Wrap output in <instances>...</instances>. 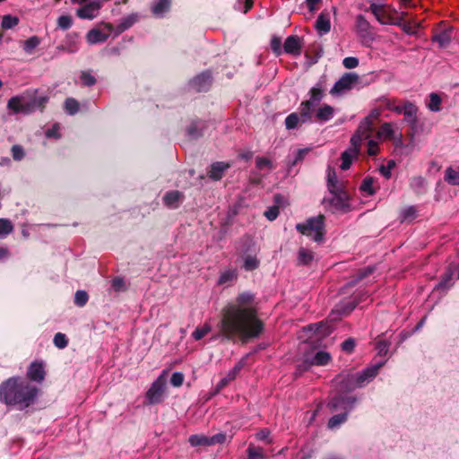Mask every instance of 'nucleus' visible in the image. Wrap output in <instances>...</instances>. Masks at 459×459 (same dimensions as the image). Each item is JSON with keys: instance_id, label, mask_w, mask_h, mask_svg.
Here are the masks:
<instances>
[{"instance_id": "b1692460", "label": "nucleus", "mask_w": 459, "mask_h": 459, "mask_svg": "<svg viewBox=\"0 0 459 459\" xmlns=\"http://www.w3.org/2000/svg\"><path fill=\"white\" fill-rule=\"evenodd\" d=\"M356 30L362 39H367L371 38V25L361 14L358 15L356 18Z\"/></svg>"}, {"instance_id": "20e7f679", "label": "nucleus", "mask_w": 459, "mask_h": 459, "mask_svg": "<svg viewBox=\"0 0 459 459\" xmlns=\"http://www.w3.org/2000/svg\"><path fill=\"white\" fill-rule=\"evenodd\" d=\"M259 250L258 246L252 238L247 237L242 239L238 247V255L242 261L241 267L244 270L251 272L259 267L260 260L257 257Z\"/></svg>"}, {"instance_id": "f03ea898", "label": "nucleus", "mask_w": 459, "mask_h": 459, "mask_svg": "<svg viewBox=\"0 0 459 459\" xmlns=\"http://www.w3.org/2000/svg\"><path fill=\"white\" fill-rule=\"evenodd\" d=\"M39 389L18 378H9L0 385V402L26 408L34 403Z\"/></svg>"}, {"instance_id": "4468645a", "label": "nucleus", "mask_w": 459, "mask_h": 459, "mask_svg": "<svg viewBox=\"0 0 459 459\" xmlns=\"http://www.w3.org/2000/svg\"><path fill=\"white\" fill-rule=\"evenodd\" d=\"M332 197L324 199V203H328L334 210L346 212L349 209V194L344 189L330 193Z\"/></svg>"}, {"instance_id": "c85d7f7f", "label": "nucleus", "mask_w": 459, "mask_h": 459, "mask_svg": "<svg viewBox=\"0 0 459 459\" xmlns=\"http://www.w3.org/2000/svg\"><path fill=\"white\" fill-rule=\"evenodd\" d=\"M229 168V164L224 162H214L211 166L209 176L214 180H219L222 178L225 170Z\"/></svg>"}, {"instance_id": "e2e57ef3", "label": "nucleus", "mask_w": 459, "mask_h": 459, "mask_svg": "<svg viewBox=\"0 0 459 459\" xmlns=\"http://www.w3.org/2000/svg\"><path fill=\"white\" fill-rule=\"evenodd\" d=\"M342 64L347 69H353L359 65V59L354 56L345 57L342 61Z\"/></svg>"}, {"instance_id": "dca6fc26", "label": "nucleus", "mask_w": 459, "mask_h": 459, "mask_svg": "<svg viewBox=\"0 0 459 459\" xmlns=\"http://www.w3.org/2000/svg\"><path fill=\"white\" fill-rule=\"evenodd\" d=\"M334 114L335 109L332 106L328 104L318 105L313 110V122H328L333 117Z\"/></svg>"}, {"instance_id": "49530a36", "label": "nucleus", "mask_w": 459, "mask_h": 459, "mask_svg": "<svg viewBox=\"0 0 459 459\" xmlns=\"http://www.w3.org/2000/svg\"><path fill=\"white\" fill-rule=\"evenodd\" d=\"M365 139L361 134L355 133L351 139V146L348 150L359 154L362 140Z\"/></svg>"}, {"instance_id": "774afa93", "label": "nucleus", "mask_w": 459, "mask_h": 459, "mask_svg": "<svg viewBox=\"0 0 459 459\" xmlns=\"http://www.w3.org/2000/svg\"><path fill=\"white\" fill-rule=\"evenodd\" d=\"M270 431L267 429H261L255 435L256 438L259 440H264L268 444H272L273 440L269 437Z\"/></svg>"}, {"instance_id": "e433bc0d", "label": "nucleus", "mask_w": 459, "mask_h": 459, "mask_svg": "<svg viewBox=\"0 0 459 459\" xmlns=\"http://www.w3.org/2000/svg\"><path fill=\"white\" fill-rule=\"evenodd\" d=\"M357 156H358V153H356L352 151L346 150L345 152H343L341 156V160H342L341 169L343 170L348 169L351 167L352 160L355 158H357Z\"/></svg>"}, {"instance_id": "de8ad7c7", "label": "nucleus", "mask_w": 459, "mask_h": 459, "mask_svg": "<svg viewBox=\"0 0 459 459\" xmlns=\"http://www.w3.org/2000/svg\"><path fill=\"white\" fill-rule=\"evenodd\" d=\"M211 330V325L209 324H204L202 327L196 328L192 333V336L195 340L199 341L203 337H204L208 333H210Z\"/></svg>"}, {"instance_id": "a18cd8bd", "label": "nucleus", "mask_w": 459, "mask_h": 459, "mask_svg": "<svg viewBox=\"0 0 459 459\" xmlns=\"http://www.w3.org/2000/svg\"><path fill=\"white\" fill-rule=\"evenodd\" d=\"M394 130L392 125L390 123H385L382 125L380 129L377 132V135L379 138H386L390 139L393 137Z\"/></svg>"}, {"instance_id": "864d4df0", "label": "nucleus", "mask_w": 459, "mask_h": 459, "mask_svg": "<svg viewBox=\"0 0 459 459\" xmlns=\"http://www.w3.org/2000/svg\"><path fill=\"white\" fill-rule=\"evenodd\" d=\"M54 344L56 345V347L59 349L65 348L68 344V340L65 334L62 333H56V335L54 336Z\"/></svg>"}, {"instance_id": "7ed1b4c3", "label": "nucleus", "mask_w": 459, "mask_h": 459, "mask_svg": "<svg viewBox=\"0 0 459 459\" xmlns=\"http://www.w3.org/2000/svg\"><path fill=\"white\" fill-rule=\"evenodd\" d=\"M383 365L384 362H379L357 374L342 373L338 375L335 378V382L340 392H348L363 386L377 375L379 368Z\"/></svg>"}, {"instance_id": "603ef678", "label": "nucleus", "mask_w": 459, "mask_h": 459, "mask_svg": "<svg viewBox=\"0 0 459 459\" xmlns=\"http://www.w3.org/2000/svg\"><path fill=\"white\" fill-rule=\"evenodd\" d=\"M383 105L389 110L394 111L397 114H402L403 105H396L395 100L385 99L382 100Z\"/></svg>"}, {"instance_id": "4c0bfd02", "label": "nucleus", "mask_w": 459, "mask_h": 459, "mask_svg": "<svg viewBox=\"0 0 459 459\" xmlns=\"http://www.w3.org/2000/svg\"><path fill=\"white\" fill-rule=\"evenodd\" d=\"M192 446H209L210 440L209 437L204 435H192L188 439Z\"/></svg>"}, {"instance_id": "ea45409f", "label": "nucleus", "mask_w": 459, "mask_h": 459, "mask_svg": "<svg viewBox=\"0 0 459 459\" xmlns=\"http://www.w3.org/2000/svg\"><path fill=\"white\" fill-rule=\"evenodd\" d=\"M204 127V123L201 121L194 122L192 123L188 129H187V134L191 138H197L202 135V130Z\"/></svg>"}, {"instance_id": "6e6552de", "label": "nucleus", "mask_w": 459, "mask_h": 459, "mask_svg": "<svg viewBox=\"0 0 459 459\" xmlns=\"http://www.w3.org/2000/svg\"><path fill=\"white\" fill-rule=\"evenodd\" d=\"M306 123H313V114L301 104L298 112H293L285 118V126L288 130L295 129Z\"/></svg>"}, {"instance_id": "a211bd4d", "label": "nucleus", "mask_w": 459, "mask_h": 459, "mask_svg": "<svg viewBox=\"0 0 459 459\" xmlns=\"http://www.w3.org/2000/svg\"><path fill=\"white\" fill-rule=\"evenodd\" d=\"M212 84V74L209 71L195 76L190 82V87L196 91H206Z\"/></svg>"}, {"instance_id": "aec40b11", "label": "nucleus", "mask_w": 459, "mask_h": 459, "mask_svg": "<svg viewBox=\"0 0 459 459\" xmlns=\"http://www.w3.org/2000/svg\"><path fill=\"white\" fill-rule=\"evenodd\" d=\"M112 31V27L107 25L104 29H93L87 33V41L90 44H96L106 41Z\"/></svg>"}, {"instance_id": "cd10ccee", "label": "nucleus", "mask_w": 459, "mask_h": 459, "mask_svg": "<svg viewBox=\"0 0 459 459\" xmlns=\"http://www.w3.org/2000/svg\"><path fill=\"white\" fill-rule=\"evenodd\" d=\"M238 278V272L236 269L230 268L222 271L218 279L219 285L230 284Z\"/></svg>"}, {"instance_id": "3c124183", "label": "nucleus", "mask_w": 459, "mask_h": 459, "mask_svg": "<svg viewBox=\"0 0 459 459\" xmlns=\"http://www.w3.org/2000/svg\"><path fill=\"white\" fill-rule=\"evenodd\" d=\"M89 299V296L84 290H77L74 295V303L78 307H83Z\"/></svg>"}, {"instance_id": "5fc2aeb1", "label": "nucleus", "mask_w": 459, "mask_h": 459, "mask_svg": "<svg viewBox=\"0 0 459 459\" xmlns=\"http://www.w3.org/2000/svg\"><path fill=\"white\" fill-rule=\"evenodd\" d=\"M395 167V162L393 160H390L387 161L386 165H382L379 168V171L382 176H384L385 178H390L391 177V170Z\"/></svg>"}, {"instance_id": "ddd939ff", "label": "nucleus", "mask_w": 459, "mask_h": 459, "mask_svg": "<svg viewBox=\"0 0 459 459\" xmlns=\"http://www.w3.org/2000/svg\"><path fill=\"white\" fill-rule=\"evenodd\" d=\"M356 401L354 396L338 394L330 400L328 407L332 411L342 410L348 413L354 407Z\"/></svg>"}, {"instance_id": "c756f323", "label": "nucleus", "mask_w": 459, "mask_h": 459, "mask_svg": "<svg viewBox=\"0 0 459 459\" xmlns=\"http://www.w3.org/2000/svg\"><path fill=\"white\" fill-rule=\"evenodd\" d=\"M316 28L320 34H325L329 32L331 29L329 15L321 13L316 19Z\"/></svg>"}, {"instance_id": "0e129e2a", "label": "nucleus", "mask_w": 459, "mask_h": 459, "mask_svg": "<svg viewBox=\"0 0 459 459\" xmlns=\"http://www.w3.org/2000/svg\"><path fill=\"white\" fill-rule=\"evenodd\" d=\"M373 272H374V268L370 267V266L361 269L360 271L358 272L356 279L354 281H352V283L361 281L362 279H364L367 276H368L369 274H371Z\"/></svg>"}, {"instance_id": "473e14b6", "label": "nucleus", "mask_w": 459, "mask_h": 459, "mask_svg": "<svg viewBox=\"0 0 459 459\" xmlns=\"http://www.w3.org/2000/svg\"><path fill=\"white\" fill-rule=\"evenodd\" d=\"M445 180L453 186L459 185V166L447 168L445 172Z\"/></svg>"}, {"instance_id": "393cba45", "label": "nucleus", "mask_w": 459, "mask_h": 459, "mask_svg": "<svg viewBox=\"0 0 459 459\" xmlns=\"http://www.w3.org/2000/svg\"><path fill=\"white\" fill-rule=\"evenodd\" d=\"M171 0H155L152 4V13L154 16L161 18L169 10Z\"/></svg>"}, {"instance_id": "c03bdc74", "label": "nucleus", "mask_w": 459, "mask_h": 459, "mask_svg": "<svg viewBox=\"0 0 459 459\" xmlns=\"http://www.w3.org/2000/svg\"><path fill=\"white\" fill-rule=\"evenodd\" d=\"M247 456H248V459H264L265 458L264 449L261 447H255L253 446H248Z\"/></svg>"}, {"instance_id": "f3484780", "label": "nucleus", "mask_w": 459, "mask_h": 459, "mask_svg": "<svg viewBox=\"0 0 459 459\" xmlns=\"http://www.w3.org/2000/svg\"><path fill=\"white\" fill-rule=\"evenodd\" d=\"M405 122L411 129H416L418 125V108L415 104L406 101L403 105V112Z\"/></svg>"}, {"instance_id": "09e8293b", "label": "nucleus", "mask_w": 459, "mask_h": 459, "mask_svg": "<svg viewBox=\"0 0 459 459\" xmlns=\"http://www.w3.org/2000/svg\"><path fill=\"white\" fill-rule=\"evenodd\" d=\"M65 108L68 114L74 115L75 114L79 109V103L76 100L73 98L66 99L65 102Z\"/></svg>"}, {"instance_id": "338daca9", "label": "nucleus", "mask_w": 459, "mask_h": 459, "mask_svg": "<svg viewBox=\"0 0 459 459\" xmlns=\"http://www.w3.org/2000/svg\"><path fill=\"white\" fill-rule=\"evenodd\" d=\"M279 215V208L276 206L270 207L264 212V216L269 221H274Z\"/></svg>"}, {"instance_id": "6ab92c4d", "label": "nucleus", "mask_w": 459, "mask_h": 459, "mask_svg": "<svg viewBox=\"0 0 459 459\" xmlns=\"http://www.w3.org/2000/svg\"><path fill=\"white\" fill-rule=\"evenodd\" d=\"M309 100H304L300 104L313 114L315 107L320 104L325 96V93L320 87L316 86L309 91Z\"/></svg>"}, {"instance_id": "f704fd0d", "label": "nucleus", "mask_w": 459, "mask_h": 459, "mask_svg": "<svg viewBox=\"0 0 459 459\" xmlns=\"http://www.w3.org/2000/svg\"><path fill=\"white\" fill-rule=\"evenodd\" d=\"M433 40L437 42L440 48H446L451 41V30H444L433 37Z\"/></svg>"}, {"instance_id": "7c9ffc66", "label": "nucleus", "mask_w": 459, "mask_h": 459, "mask_svg": "<svg viewBox=\"0 0 459 459\" xmlns=\"http://www.w3.org/2000/svg\"><path fill=\"white\" fill-rule=\"evenodd\" d=\"M327 187L330 193L339 191V189L342 188V184L337 180L335 171L330 168L327 173Z\"/></svg>"}, {"instance_id": "f8f14e48", "label": "nucleus", "mask_w": 459, "mask_h": 459, "mask_svg": "<svg viewBox=\"0 0 459 459\" xmlns=\"http://www.w3.org/2000/svg\"><path fill=\"white\" fill-rule=\"evenodd\" d=\"M359 77L355 73L344 74L331 89V94H342L346 91L352 89L359 83Z\"/></svg>"}, {"instance_id": "72a5a7b5", "label": "nucleus", "mask_w": 459, "mask_h": 459, "mask_svg": "<svg viewBox=\"0 0 459 459\" xmlns=\"http://www.w3.org/2000/svg\"><path fill=\"white\" fill-rule=\"evenodd\" d=\"M139 20V15L137 13H131L126 17H124L120 23L117 25V30L119 32H123L126 30L129 29Z\"/></svg>"}, {"instance_id": "f257e3e1", "label": "nucleus", "mask_w": 459, "mask_h": 459, "mask_svg": "<svg viewBox=\"0 0 459 459\" xmlns=\"http://www.w3.org/2000/svg\"><path fill=\"white\" fill-rule=\"evenodd\" d=\"M219 335L229 341L257 338L264 330V324L254 305V295L240 293L234 303L225 306L217 325Z\"/></svg>"}, {"instance_id": "69168bd1", "label": "nucleus", "mask_w": 459, "mask_h": 459, "mask_svg": "<svg viewBox=\"0 0 459 459\" xmlns=\"http://www.w3.org/2000/svg\"><path fill=\"white\" fill-rule=\"evenodd\" d=\"M377 350L378 355L385 356L389 350V343L385 341H379L377 343Z\"/></svg>"}, {"instance_id": "39448f33", "label": "nucleus", "mask_w": 459, "mask_h": 459, "mask_svg": "<svg viewBox=\"0 0 459 459\" xmlns=\"http://www.w3.org/2000/svg\"><path fill=\"white\" fill-rule=\"evenodd\" d=\"M48 99L46 96L34 97L27 99L26 97H13L8 100L7 107L14 113L29 114L42 109Z\"/></svg>"}, {"instance_id": "58836bf2", "label": "nucleus", "mask_w": 459, "mask_h": 459, "mask_svg": "<svg viewBox=\"0 0 459 459\" xmlns=\"http://www.w3.org/2000/svg\"><path fill=\"white\" fill-rule=\"evenodd\" d=\"M314 259V254L312 251L307 250L304 247H300L299 250L298 261L300 264H308Z\"/></svg>"}, {"instance_id": "0eeeda50", "label": "nucleus", "mask_w": 459, "mask_h": 459, "mask_svg": "<svg viewBox=\"0 0 459 459\" xmlns=\"http://www.w3.org/2000/svg\"><path fill=\"white\" fill-rule=\"evenodd\" d=\"M369 11L381 24H400V19L397 17V12L387 4L372 3L369 5Z\"/></svg>"}, {"instance_id": "a878e982", "label": "nucleus", "mask_w": 459, "mask_h": 459, "mask_svg": "<svg viewBox=\"0 0 459 459\" xmlns=\"http://www.w3.org/2000/svg\"><path fill=\"white\" fill-rule=\"evenodd\" d=\"M244 366L243 361L238 362L234 368L227 374L225 377L221 379V381L217 385V389L221 390L227 386L232 380H234L237 377V375L240 372Z\"/></svg>"}, {"instance_id": "412c9836", "label": "nucleus", "mask_w": 459, "mask_h": 459, "mask_svg": "<svg viewBox=\"0 0 459 459\" xmlns=\"http://www.w3.org/2000/svg\"><path fill=\"white\" fill-rule=\"evenodd\" d=\"M184 197L183 193L178 190L169 191L163 196V203L169 209H177L183 203Z\"/></svg>"}, {"instance_id": "052dcab7", "label": "nucleus", "mask_w": 459, "mask_h": 459, "mask_svg": "<svg viewBox=\"0 0 459 459\" xmlns=\"http://www.w3.org/2000/svg\"><path fill=\"white\" fill-rule=\"evenodd\" d=\"M12 155L13 160H22L25 156V152L21 145L15 144L12 147Z\"/></svg>"}, {"instance_id": "4be33fe9", "label": "nucleus", "mask_w": 459, "mask_h": 459, "mask_svg": "<svg viewBox=\"0 0 459 459\" xmlns=\"http://www.w3.org/2000/svg\"><path fill=\"white\" fill-rule=\"evenodd\" d=\"M300 39L296 35L289 36L283 44V50L287 54L299 55L301 51Z\"/></svg>"}, {"instance_id": "13d9d810", "label": "nucleus", "mask_w": 459, "mask_h": 459, "mask_svg": "<svg viewBox=\"0 0 459 459\" xmlns=\"http://www.w3.org/2000/svg\"><path fill=\"white\" fill-rule=\"evenodd\" d=\"M80 79L83 85L85 86H92L96 83L95 77L91 74L89 72H82Z\"/></svg>"}, {"instance_id": "423d86ee", "label": "nucleus", "mask_w": 459, "mask_h": 459, "mask_svg": "<svg viewBox=\"0 0 459 459\" xmlns=\"http://www.w3.org/2000/svg\"><path fill=\"white\" fill-rule=\"evenodd\" d=\"M296 229L301 234L319 242L325 234V216L320 214L316 217H311L307 219L305 223L297 224Z\"/></svg>"}, {"instance_id": "680f3d73", "label": "nucleus", "mask_w": 459, "mask_h": 459, "mask_svg": "<svg viewBox=\"0 0 459 459\" xmlns=\"http://www.w3.org/2000/svg\"><path fill=\"white\" fill-rule=\"evenodd\" d=\"M184 382V375L180 372H174L170 378V383L173 386H181Z\"/></svg>"}, {"instance_id": "1a4fd4ad", "label": "nucleus", "mask_w": 459, "mask_h": 459, "mask_svg": "<svg viewBox=\"0 0 459 459\" xmlns=\"http://www.w3.org/2000/svg\"><path fill=\"white\" fill-rule=\"evenodd\" d=\"M166 383V371H163L146 392V399L149 404L160 403L162 401Z\"/></svg>"}, {"instance_id": "2f4dec72", "label": "nucleus", "mask_w": 459, "mask_h": 459, "mask_svg": "<svg viewBox=\"0 0 459 459\" xmlns=\"http://www.w3.org/2000/svg\"><path fill=\"white\" fill-rule=\"evenodd\" d=\"M372 130L373 123L370 120V117H366L363 121L360 122L356 133L364 136L365 139H368L370 137Z\"/></svg>"}, {"instance_id": "8fccbe9b", "label": "nucleus", "mask_w": 459, "mask_h": 459, "mask_svg": "<svg viewBox=\"0 0 459 459\" xmlns=\"http://www.w3.org/2000/svg\"><path fill=\"white\" fill-rule=\"evenodd\" d=\"M255 165L256 168L260 170L267 169L272 170L273 169V166L270 160L264 157H257L255 160Z\"/></svg>"}, {"instance_id": "9d476101", "label": "nucleus", "mask_w": 459, "mask_h": 459, "mask_svg": "<svg viewBox=\"0 0 459 459\" xmlns=\"http://www.w3.org/2000/svg\"><path fill=\"white\" fill-rule=\"evenodd\" d=\"M332 360V356L325 351H317L312 354L305 355V358L299 368L300 370L307 371L313 366H325Z\"/></svg>"}, {"instance_id": "a19ab883", "label": "nucleus", "mask_w": 459, "mask_h": 459, "mask_svg": "<svg viewBox=\"0 0 459 459\" xmlns=\"http://www.w3.org/2000/svg\"><path fill=\"white\" fill-rule=\"evenodd\" d=\"M429 110L433 112H437L441 108V98L437 93H430L429 101L427 104Z\"/></svg>"}, {"instance_id": "4d7b16f0", "label": "nucleus", "mask_w": 459, "mask_h": 459, "mask_svg": "<svg viewBox=\"0 0 459 459\" xmlns=\"http://www.w3.org/2000/svg\"><path fill=\"white\" fill-rule=\"evenodd\" d=\"M19 22V19L17 17H13L11 15H5L2 21V27L4 29H11L16 26Z\"/></svg>"}, {"instance_id": "bb28decb", "label": "nucleus", "mask_w": 459, "mask_h": 459, "mask_svg": "<svg viewBox=\"0 0 459 459\" xmlns=\"http://www.w3.org/2000/svg\"><path fill=\"white\" fill-rule=\"evenodd\" d=\"M379 188L377 181L372 177H366L359 186V189L367 195L370 196L376 194L377 189Z\"/></svg>"}, {"instance_id": "37998d69", "label": "nucleus", "mask_w": 459, "mask_h": 459, "mask_svg": "<svg viewBox=\"0 0 459 459\" xmlns=\"http://www.w3.org/2000/svg\"><path fill=\"white\" fill-rule=\"evenodd\" d=\"M13 230V225L7 219H0V238H4Z\"/></svg>"}, {"instance_id": "6e6d98bb", "label": "nucleus", "mask_w": 459, "mask_h": 459, "mask_svg": "<svg viewBox=\"0 0 459 459\" xmlns=\"http://www.w3.org/2000/svg\"><path fill=\"white\" fill-rule=\"evenodd\" d=\"M73 24L72 17L69 15H61L57 19V26L62 30L69 29Z\"/></svg>"}, {"instance_id": "9b49d317", "label": "nucleus", "mask_w": 459, "mask_h": 459, "mask_svg": "<svg viewBox=\"0 0 459 459\" xmlns=\"http://www.w3.org/2000/svg\"><path fill=\"white\" fill-rule=\"evenodd\" d=\"M365 296L366 294L362 293L356 298L338 303L330 315L331 320H337L339 316L349 315L359 302L364 300Z\"/></svg>"}, {"instance_id": "2eb2a0df", "label": "nucleus", "mask_w": 459, "mask_h": 459, "mask_svg": "<svg viewBox=\"0 0 459 459\" xmlns=\"http://www.w3.org/2000/svg\"><path fill=\"white\" fill-rule=\"evenodd\" d=\"M79 4L83 5L76 12L78 17L89 20L97 17L102 6V3L100 0H87Z\"/></svg>"}, {"instance_id": "bf43d9fd", "label": "nucleus", "mask_w": 459, "mask_h": 459, "mask_svg": "<svg viewBox=\"0 0 459 459\" xmlns=\"http://www.w3.org/2000/svg\"><path fill=\"white\" fill-rule=\"evenodd\" d=\"M271 48L277 55L280 56L282 53L281 40V38L273 36L271 39Z\"/></svg>"}, {"instance_id": "79ce46f5", "label": "nucleus", "mask_w": 459, "mask_h": 459, "mask_svg": "<svg viewBox=\"0 0 459 459\" xmlns=\"http://www.w3.org/2000/svg\"><path fill=\"white\" fill-rule=\"evenodd\" d=\"M347 416H348V413L344 412V411L342 413L336 414V415L333 416L332 418H330V420L328 421V428L335 429V428L339 427L341 424H342L343 422L346 421Z\"/></svg>"}, {"instance_id": "c9c22d12", "label": "nucleus", "mask_w": 459, "mask_h": 459, "mask_svg": "<svg viewBox=\"0 0 459 459\" xmlns=\"http://www.w3.org/2000/svg\"><path fill=\"white\" fill-rule=\"evenodd\" d=\"M40 44V39L38 36H32L22 42V48L26 54H32L35 48Z\"/></svg>"}, {"instance_id": "5701e85b", "label": "nucleus", "mask_w": 459, "mask_h": 459, "mask_svg": "<svg viewBox=\"0 0 459 459\" xmlns=\"http://www.w3.org/2000/svg\"><path fill=\"white\" fill-rule=\"evenodd\" d=\"M27 376L32 381L42 382L45 377L43 363L38 361L31 363L28 369Z\"/></svg>"}]
</instances>
